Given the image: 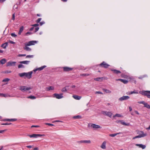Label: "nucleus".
I'll list each match as a JSON object with an SVG mask.
<instances>
[{
    "label": "nucleus",
    "mask_w": 150,
    "mask_h": 150,
    "mask_svg": "<svg viewBox=\"0 0 150 150\" xmlns=\"http://www.w3.org/2000/svg\"><path fill=\"white\" fill-rule=\"evenodd\" d=\"M10 97V95L7 94H4L3 97Z\"/></svg>",
    "instance_id": "a19ab883"
},
{
    "label": "nucleus",
    "mask_w": 150,
    "mask_h": 150,
    "mask_svg": "<svg viewBox=\"0 0 150 150\" xmlns=\"http://www.w3.org/2000/svg\"><path fill=\"white\" fill-rule=\"evenodd\" d=\"M8 45L7 42H5L4 43L2 44L1 45V47L4 48V49L6 48V47Z\"/></svg>",
    "instance_id": "a878e982"
},
{
    "label": "nucleus",
    "mask_w": 150,
    "mask_h": 150,
    "mask_svg": "<svg viewBox=\"0 0 150 150\" xmlns=\"http://www.w3.org/2000/svg\"><path fill=\"white\" fill-rule=\"evenodd\" d=\"M32 88L31 87L26 86H20L19 90L23 92H25L31 89Z\"/></svg>",
    "instance_id": "f03ea898"
},
{
    "label": "nucleus",
    "mask_w": 150,
    "mask_h": 150,
    "mask_svg": "<svg viewBox=\"0 0 150 150\" xmlns=\"http://www.w3.org/2000/svg\"><path fill=\"white\" fill-rule=\"evenodd\" d=\"M139 93L142 95L146 96L148 92L147 91H142L141 92H140Z\"/></svg>",
    "instance_id": "bb28decb"
},
{
    "label": "nucleus",
    "mask_w": 150,
    "mask_h": 150,
    "mask_svg": "<svg viewBox=\"0 0 150 150\" xmlns=\"http://www.w3.org/2000/svg\"><path fill=\"white\" fill-rule=\"evenodd\" d=\"M137 134H139L140 136H142V137H143L147 136V134L146 133H144L142 131H139L138 133Z\"/></svg>",
    "instance_id": "9b49d317"
},
{
    "label": "nucleus",
    "mask_w": 150,
    "mask_h": 150,
    "mask_svg": "<svg viewBox=\"0 0 150 150\" xmlns=\"http://www.w3.org/2000/svg\"><path fill=\"white\" fill-rule=\"evenodd\" d=\"M96 94H102L103 93L102 92L100 91H96L95 92Z\"/></svg>",
    "instance_id": "5fc2aeb1"
},
{
    "label": "nucleus",
    "mask_w": 150,
    "mask_h": 150,
    "mask_svg": "<svg viewBox=\"0 0 150 150\" xmlns=\"http://www.w3.org/2000/svg\"><path fill=\"white\" fill-rule=\"evenodd\" d=\"M39 28L38 27H36L35 28V32H36L39 30Z\"/></svg>",
    "instance_id": "864d4df0"
},
{
    "label": "nucleus",
    "mask_w": 150,
    "mask_h": 150,
    "mask_svg": "<svg viewBox=\"0 0 150 150\" xmlns=\"http://www.w3.org/2000/svg\"><path fill=\"white\" fill-rule=\"evenodd\" d=\"M46 67V66L44 65V66H42L39 68H38L37 69H34L33 70V71L34 72H36V71H37L38 70L41 71V70H43L44 68H45Z\"/></svg>",
    "instance_id": "ddd939ff"
},
{
    "label": "nucleus",
    "mask_w": 150,
    "mask_h": 150,
    "mask_svg": "<svg viewBox=\"0 0 150 150\" xmlns=\"http://www.w3.org/2000/svg\"><path fill=\"white\" fill-rule=\"evenodd\" d=\"M7 130V129H4V130H0V133H3L4 132L6 131Z\"/></svg>",
    "instance_id": "de8ad7c7"
},
{
    "label": "nucleus",
    "mask_w": 150,
    "mask_h": 150,
    "mask_svg": "<svg viewBox=\"0 0 150 150\" xmlns=\"http://www.w3.org/2000/svg\"><path fill=\"white\" fill-rule=\"evenodd\" d=\"M118 122L121 123L122 125H124L129 126L130 125L129 123H126L122 120H120L118 121Z\"/></svg>",
    "instance_id": "2eb2a0df"
},
{
    "label": "nucleus",
    "mask_w": 150,
    "mask_h": 150,
    "mask_svg": "<svg viewBox=\"0 0 150 150\" xmlns=\"http://www.w3.org/2000/svg\"><path fill=\"white\" fill-rule=\"evenodd\" d=\"M46 125H48L49 126H54V125L53 124H50V123H46Z\"/></svg>",
    "instance_id": "bf43d9fd"
},
{
    "label": "nucleus",
    "mask_w": 150,
    "mask_h": 150,
    "mask_svg": "<svg viewBox=\"0 0 150 150\" xmlns=\"http://www.w3.org/2000/svg\"><path fill=\"white\" fill-rule=\"evenodd\" d=\"M11 35L12 37H15L17 36V35L14 33H12Z\"/></svg>",
    "instance_id": "49530a36"
},
{
    "label": "nucleus",
    "mask_w": 150,
    "mask_h": 150,
    "mask_svg": "<svg viewBox=\"0 0 150 150\" xmlns=\"http://www.w3.org/2000/svg\"><path fill=\"white\" fill-rule=\"evenodd\" d=\"M99 65L102 67L105 68H107L110 65L105 63V62H103L102 63L99 64Z\"/></svg>",
    "instance_id": "39448f33"
},
{
    "label": "nucleus",
    "mask_w": 150,
    "mask_h": 150,
    "mask_svg": "<svg viewBox=\"0 0 150 150\" xmlns=\"http://www.w3.org/2000/svg\"><path fill=\"white\" fill-rule=\"evenodd\" d=\"M118 133L117 134H110V136L111 137H114L116 136V135L117 134H118Z\"/></svg>",
    "instance_id": "a18cd8bd"
},
{
    "label": "nucleus",
    "mask_w": 150,
    "mask_h": 150,
    "mask_svg": "<svg viewBox=\"0 0 150 150\" xmlns=\"http://www.w3.org/2000/svg\"><path fill=\"white\" fill-rule=\"evenodd\" d=\"M138 103L140 104H144H144L146 103L144 101L139 102Z\"/></svg>",
    "instance_id": "09e8293b"
},
{
    "label": "nucleus",
    "mask_w": 150,
    "mask_h": 150,
    "mask_svg": "<svg viewBox=\"0 0 150 150\" xmlns=\"http://www.w3.org/2000/svg\"><path fill=\"white\" fill-rule=\"evenodd\" d=\"M28 136H29L30 138H37L38 137H41L42 136L44 135L40 134H33L32 135H28Z\"/></svg>",
    "instance_id": "423d86ee"
},
{
    "label": "nucleus",
    "mask_w": 150,
    "mask_h": 150,
    "mask_svg": "<svg viewBox=\"0 0 150 150\" xmlns=\"http://www.w3.org/2000/svg\"><path fill=\"white\" fill-rule=\"evenodd\" d=\"M24 29V27L23 26H22L20 28L19 31L18 33V34L20 35L21 34V33L23 31Z\"/></svg>",
    "instance_id": "5701e85b"
},
{
    "label": "nucleus",
    "mask_w": 150,
    "mask_h": 150,
    "mask_svg": "<svg viewBox=\"0 0 150 150\" xmlns=\"http://www.w3.org/2000/svg\"><path fill=\"white\" fill-rule=\"evenodd\" d=\"M6 62V60L5 59H3L0 61V63L1 64H4Z\"/></svg>",
    "instance_id": "b1692460"
},
{
    "label": "nucleus",
    "mask_w": 150,
    "mask_h": 150,
    "mask_svg": "<svg viewBox=\"0 0 150 150\" xmlns=\"http://www.w3.org/2000/svg\"><path fill=\"white\" fill-rule=\"evenodd\" d=\"M76 100H79L81 98V96H78L74 95L72 96Z\"/></svg>",
    "instance_id": "a211bd4d"
},
{
    "label": "nucleus",
    "mask_w": 150,
    "mask_h": 150,
    "mask_svg": "<svg viewBox=\"0 0 150 150\" xmlns=\"http://www.w3.org/2000/svg\"><path fill=\"white\" fill-rule=\"evenodd\" d=\"M62 68L64 71L65 72L69 71L73 69V68L68 67H63Z\"/></svg>",
    "instance_id": "9d476101"
},
{
    "label": "nucleus",
    "mask_w": 150,
    "mask_h": 150,
    "mask_svg": "<svg viewBox=\"0 0 150 150\" xmlns=\"http://www.w3.org/2000/svg\"><path fill=\"white\" fill-rule=\"evenodd\" d=\"M11 71H6L5 72V73H11Z\"/></svg>",
    "instance_id": "4d7b16f0"
},
{
    "label": "nucleus",
    "mask_w": 150,
    "mask_h": 150,
    "mask_svg": "<svg viewBox=\"0 0 150 150\" xmlns=\"http://www.w3.org/2000/svg\"><path fill=\"white\" fill-rule=\"evenodd\" d=\"M28 98H30L31 99H35L36 98V97L33 96H30L27 97Z\"/></svg>",
    "instance_id": "c756f323"
},
{
    "label": "nucleus",
    "mask_w": 150,
    "mask_h": 150,
    "mask_svg": "<svg viewBox=\"0 0 150 150\" xmlns=\"http://www.w3.org/2000/svg\"><path fill=\"white\" fill-rule=\"evenodd\" d=\"M134 112H135V113L137 114V115H139V113L137 111V110H135L134 111Z\"/></svg>",
    "instance_id": "338daca9"
},
{
    "label": "nucleus",
    "mask_w": 150,
    "mask_h": 150,
    "mask_svg": "<svg viewBox=\"0 0 150 150\" xmlns=\"http://www.w3.org/2000/svg\"><path fill=\"white\" fill-rule=\"evenodd\" d=\"M33 73L32 71L25 73V76L28 79H30L32 77V74Z\"/></svg>",
    "instance_id": "6e6552de"
},
{
    "label": "nucleus",
    "mask_w": 150,
    "mask_h": 150,
    "mask_svg": "<svg viewBox=\"0 0 150 150\" xmlns=\"http://www.w3.org/2000/svg\"><path fill=\"white\" fill-rule=\"evenodd\" d=\"M25 72H24V73H19V75L21 77H23L24 76H25Z\"/></svg>",
    "instance_id": "2f4dec72"
},
{
    "label": "nucleus",
    "mask_w": 150,
    "mask_h": 150,
    "mask_svg": "<svg viewBox=\"0 0 150 150\" xmlns=\"http://www.w3.org/2000/svg\"><path fill=\"white\" fill-rule=\"evenodd\" d=\"M106 142L105 141L103 142L100 146V147L103 149H105L106 148Z\"/></svg>",
    "instance_id": "4468645a"
},
{
    "label": "nucleus",
    "mask_w": 150,
    "mask_h": 150,
    "mask_svg": "<svg viewBox=\"0 0 150 150\" xmlns=\"http://www.w3.org/2000/svg\"><path fill=\"white\" fill-rule=\"evenodd\" d=\"M83 143H87V144H90L91 143V141L90 140H83Z\"/></svg>",
    "instance_id": "72a5a7b5"
},
{
    "label": "nucleus",
    "mask_w": 150,
    "mask_h": 150,
    "mask_svg": "<svg viewBox=\"0 0 150 150\" xmlns=\"http://www.w3.org/2000/svg\"><path fill=\"white\" fill-rule=\"evenodd\" d=\"M34 28V27H33L30 29L29 30L30 31H32Z\"/></svg>",
    "instance_id": "0e129e2a"
},
{
    "label": "nucleus",
    "mask_w": 150,
    "mask_h": 150,
    "mask_svg": "<svg viewBox=\"0 0 150 150\" xmlns=\"http://www.w3.org/2000/svg\"><path fill=\"white\" fill-rule=\"evenodd\" d=\"M111 70L113 71L114 73L117 74L121 73V72L120 71L117 70L112 69H111Z\"/></svg>",
    "instance_id": "393cba45"
},
{
    "label": "nucleus",
    "mask_w": 150,
    "mask_h": 150,
    "mask_svg": "<svg viewBox=\"0 0 150 150\" xmlns=\"http://www.w3.org/2000/svg\"><path fill=\"white\" fill-rule=\"evenodd\" d=\"M90 74H81V76H89Z\"/></svg>",
    "instance_id": "4c0bfd02"
},
{
    "label": "nucleus",
    "mask_w": 150,
    "mask_h": 150,
    "mask_svg": "<svg viewBox=\"0 0 150 150\" xmlns=\"http://www.w3.org/2000/svg\"><path fill=\"white\" fill-rule=\"evenodd\" d=\"M33 55H27L26 57L27 58H33Z\"/></svg>",
    "instance_id": "c03bdc74"
},
{
    "label": "nucleus",
    "mask_w": 150,
    "mask_h": 150,
    "mask_svg": "<svg viewBox=\"0 0 150 150\" xmlns=\"http://www.w3.org/2000/svg\"><path fill=\"white\" fill-rule=\"evenodd\" d=\"M83 140H81V141H79L77 142L79 143H83Z\"/></svg>",
    "instance_id": "052dcab7"
},
{
    "label": "nucleus",
    "mask_w": 150,
    "mask_h": 150,
    "mask_svg": "<svg viewBox=\"0 0 150 150\" xmlns=\"http://www.w3.org/2000/svg\"><path fill=\"white\" fill-rule=\"evenodd\" d=\"M37 43L36 41H31L25 43V46L23 47L24 49L25 50L30 52L31 51V49L28 47V46L34 45Z\"/></svg>",
    "instance_id": "f257e3e1"
},
{
    "label": "nucleus",
    "mask_w": 150,
    "mask_h": 150,
    "mask_svg": "<svg viewBox=\"0 0 150 150\" xmlns=\"http://www.w3.org/2000/svg\"><path fill=\"white\" fill-rule=\"evenodd\" d=\"M102 78H97L94 79V80L97 81H100V80H102Z\"/></svg>",
    "instance_id": "f704fd0d"
},
{
    "label": "nucleus",
    "mask_w": 150,
    "mask_h": 150,
    "mask_svg": "<svg viewBox=\"0 0 150 150\" xmlns=\"http://www.w3.org/2000/svg\"><path fill=\"white\" fill-rule=\"evenodd\" d=\"M133 93L137 94L138 93V92L137 91L134 90L133 91L129 92L127 93V94L129 95L132 94Z\"/></svg>",
    "instance_id": "4be33fe9"
},
{
    "label": "nucleus",
    "mask_w": 150,
    "mask_h": 150,
    "mask_svg": "<svg viewBox=\"0 0 150 150\" xmlns=\"http://www.w3.org/2000/svg\"><path fill=\"white\" fill-rule=\"evenodd\" d=\"M144 107H146L148 109H150V105L147 103H146L144 104Z\"/></svg>",
    "instance_id": "7c9ffc66"
},
{
    "label": "nucleus",
    "mask_w": 150,
    "mask_h": 150,
    "mask_svg": "<svg viewBox=\"0 0 150 150\" xmlns=\"http://www.w3.org/2000/svg\"><path fill=\"white\" fill-rule=\"evenodd\" d=\"M30 61H20L19 62V63L21 64H29Z\"/></svg>",
    "instance_id": "412c9836"
},
{
    "label": "nucleus",
    "mask_w": 150,
    "mask_h": 150,
    "mask_svg": "<svg viewBox=\"0 0 150 150\" xmlns=\"http://www.w3.org/2000/svg\"><path fill=\"white\" fill-rule=\"evenodd\" d=\"M6 0H0V2L3 3Z\"/></svg>",
    "instance_id": "774afa93"
},
{
    "label": "nucleus",
    "mask_w": 150,
    "mask_h": 150,
    "mask_svg": "<svg viewBox=\"0 0 150 150\" xmlns=\"http://www.w3.org/2000/svg\"><path fill=\"white\" fill-rule=\"evenodd\" d=\"M142 137V136H140L139 135H137V136H136L134 137L133 139H136V138H141Z\"/></svg>",
    "instance_id": "79ce46f5"
},
{
    "label": "nucleus",
    "mask_w": 150,
    "mask_h": 150,
    "mask_svg": "<svg viewBox=\"0 0 150 150\" xmlns=\"http://www.w3.org/2000/svg\"><path fill=\"white\" fill-rule=\"evenodd\" d=\"M12 19L14 20L15 19V13H13L12 16Z\"/></svg>",
    "instance_id": "13d9d810"
},
{
    "label": "nucleus",
    "mask_w": 150,
    "mask_h": 150,
    "mask_svg": "<svg viewBox=\"0 0 150 150\" xmlns=\"http://www.w3.org/2000/svg\"><path fill=\"white\" fill-rule=\"evenodd\" d=\"M62 92H66L67 91V89L66 87L63 88L61 91Z\"/></svg>",
    "instance_id": "58836bf2"
},
{
    "label": "nucleus",
    "mask_w": 150,
    "mask_h": 150,
    "mask_svg": "<svg viewBox=\"0 0 150 150\" xmlns=\"http://www.w3.org/2000/svg\"><path fill=\"white\" fill-rule=\"evenodd\" d=\"M9 42L10 43L12 44H14L15 43V42H14L13 41H11V40H9Z\"/></svg>",
    "instance_id": "680f3d73"
},
{
    "label": "nucleus",
    "mask_w": 150,
    "mask_h": 150,
    "mask_svg": "<svg viewBox=\"0 0 150 150\" xmlns=\"http://www.w3.org/2000/svg\"><path fill=\"white\" fill-rule=\"evenodd\" d=\"M54 87L53 86H50L49 87H46V90L47 91H49L51 90H54Z\"/></svg>",
    "instance_id": "aec40b11"
},
{
    "label": "nucleus",
    "mask_w": 150,
    "mask_h": 150,
    "mask_svg": "<svg viewBox=\"0 0 150 150\" xmlns=\"http://www.w3.org/2000/svg\"><path fill=\"white\" fill-rule=\"evenodd\" d=\"M116 81H120L123 83L125 84H127L128 82L127 80L123 79H118L116 80Z\"/></svg>",
    "instance_id": "f3484780"
},
{
    "label": "nucleus",
    "mask_w": 150,
    "mask_h": 150,
    "mask_svg": "<svg viewBox=\"0 0 150 150\" xmlns=\"http://www.w3.org/2000/svg\"><path fill=\"white\" fill-rule=\"evenodd\" d=\"M129 97L128 96H124L119 98V100L120 101H123L129 99Z\"/></svg>",
    "instance_id": "1a4fd4ad"
},
{
    "label": "nucleus",
    "mask_w": 150,
    "mask_h": 150,
    "mask_svg": "<svg viewBox=\"0 0 150 150\" xmlns=\"http://www.w3.org/2000/svg\"><path fill=\"white\" fill-rule=\"evenodd\" d=\"M102 113L104 115L110 117H111L112 115V113L110 112H107L106 111H103Z\"/></svg>",
    "instance_id": "20e7f679"
},
{
    "label": "nucleus",
    "mask_w": 150,
    "mask_h": 150,
    "mask_svg": "<svg viewBox=\"0 0 150 150\" xmlns=\"http://www.w3.org/2000/svg\"><path fill=\"white\" fill-rule=\"evenodd\" d=\"M45 22L44 21H42V22H40V25L41 26L42 25H43V24H45Z\"/></svg>",
    "instance_id": "8fccbe9b"
},
{
    "label": "nucleus",
    "mask_w": 150,
    "mask_h": 150,
    "mask_svg": "<svg viewBox=\"0 0 150 150\" xmlns=\"http://www.w3.org/2000/svg\"><path fill=\"white\" fill-rule=\"evenodd\" d=\"M41 19L42 18H38V20L36 21V22L37 23H40Z\"/></svg>",
    "instance_id": "37998d69"
},
{
    "label": "nucleus",
    "mask_w": 150,
    "mask_h": 150,
    "mask_svg": "<svg viewBox=\"0 0 150 150\" xmlns=\"http://www.w3.org/2000/svg\"><path fill=\"white\" fill-rule=\"evenodd\" d=\"M147 77V75H144L143 76H140L138 77V78L140 79H142L144 78Z\"/></svg>",
    "instance_id": "c9c22d12"
},
{
    "label": "nucleus",
    "mask_w": 150,
    "mask_h": 150,
    "mask_svg": "<svg viewBox=\"0 0 150 150\" xmlns=\"http://www.w3.org/2000/svg\"><path fill=\"white\" fill-rule=\"evenodd\" d=\"M26 147H27V148H32V146H30V145H29V146H26Z\"/></svg>",
    "instance_id": "e2e57ef3"
},
{
    "label": "nucleus",
    "mask_w": 150,
    "mask_h": 150,
    "mask_svg": "<svg viewBox=\"0 0 150 150\" xmlns=\"http://www.w3.org/2000/svg\"><path fill=\"white\" fill-rule=\"evenodd\" d=\"M32 33H31L30 32H27V33H26L25 34V35H30Z\"/></svg>",
    "instance_id": "6e6d98bb"
},
{
    "label": "nucleus",
    "mask_w": 150,
    "mask_h": 150,
    "mask_svg": "<svg viewBox=\"0 0 150 150\" xmlns=\"http://www.w3.org/2000/svg\"><path fill=\"white\" fill-rule=\"evenodd\" d=\"M122 115H121L119 114H116L115 115L113 116V117H122Z\"/></svg>",
    "instance_id": "cd10ccee"
},
{
    "label": "nucleus",
    "mask_w": 150,
    "mask_h": 150,
    "mask_svg": "<svg viewBox=\"0 0 150 150\" xmlns=\"http://www.w3.org/2000/svg\"><path fill=\"white\" fill-rule=\"evenodd\" d=\"M136 145L137 146H139L140 148H141L143 149H144L146 147L145 145H143L142 144H136Z\"/></svg>",
    "instance_id": "6ab92c4d"
},
{
    "label": "nucleus",
    "mask_w": 150,
    "mask_h": 150,
    "mask_svg": "<svg viewBox=\"0 0 150 150\" xmlns=\"http://www.w3.org/2000/svg\"><path fill=\"white\" fill-rule=\"evenodd\" d=\"M91 127L94 129H101L102 128L100 126L94 124H92L91 125Z\"/></svg>",
    "instance_id": "f8f14e48"
},
{
    "label": "nucleus",
    "mask_w": 150,
    "mask_h": 150,
    "mask_svg": "<svg viewBox=\"0 0 150 150\" xmlns=\"http://www.w3.org/2000/svg\"><path fill=\"white\" fill-rule=\"evenodd\" d=\"M18 68H24L25 67V66L23 64H21L18 65Z\"/></svg>",
    "instance_id": "e433bc0d"
},
{
    "label": "nucleus",
    "mask_w": 150,
    "mask_h": 150,
    "mask_svg": "<svg viewBox=\"0 0 150 150\" xmlns=\"http://www.w3.org/2000/svg\"><path fill=\"white\" fill-rule=\"evenodd\" d=\"M17 120V119L15 118L14 119H5L4 120H3V121H9V122H11V121H15Z\"/></svg>",
    "instance_id": "dca6fc26"
},
{
    "label": "nucleus",
    "mask_w": 150,
    "mask_h": 150,
    "mask_svg": "<svg viewBox=\"0 0 150 150\" xmlns=\"http://www.w3.org/2000/svg\"><path fill=\"white\" fill-rule=\"evenodd\" d=\"M34 150H39L38 147H35L34 148Z\"/></svg>",
    "instance_id": "69168bd1"
},
{
    "label": "nucleus",
    "mask_w": 150,
    "mask_h": 150,
    "mask_svg": "<svg viewBox=\"0 0 150 150\" xmlns=\"http://www.w3.org/2000/svg\"><path fill=\"white\" fill-rule=\"evenodd\" d=\"M16 62H15L10 61L8 62L6 64V66H14L15 65Z\"/></svg>",
    "instance_id": "0eeeda50"
},
{
    "label": "nucleus",
    "mask_w": 150,
    "mask_h": 150,
    "mask_svg": "<svg viewBox=\"0 0 150 150\" xmlns=\"http://www.w3.org/2000/svg\"><path fill=\"white\" fill-rule=\"evenodd\" d=\"M32 25L34 27H37L39 25V24L38 23H36L33 25Z\"/></svg>",
    "instance_id": "3c124183"
},
{
    "label": "nucleus",
    "mask_w": 150,
    "mask_h": 150,
    "mask_svg": "<svg viewBox=\"0 0 150 150\" xmlns=\"http://www.w3.org/2000/svg\"><path fill=\"white\" fill-rule=\"evenodd\" d=\"M73 118L74 119H79L81 118V116L80 115H77L74 116Z\"/></svg>",
    "instance_id": "ea45409f"
},
{
    "label": "nucleus",
    "mask_w": 150,
    "mask_h": 150,
    "mask_svg": "<svg viewBox=\"0 0 150 150\" xmlns=\"http://www.w3.org/2000/svg\"><path fill=\"white\" fill-rule=\"evenodd\" d=\"M26 55L25 54H19L18 55L19 57L25 56Z\"/></svg>",
    "instance_id": "603ef678"
},
{
    "label": "nucleus",
    "mask_w": 150,
    "mask_h": 150,
    "mask_svg": "<svg viewBox=\"0 0 150 150\" xmlns=\"http://www.w3.org/2000/svg\"><path fill=\"white\" fill-rule=\"evenodd\" d=\"M103 90L107 93H111V92L109 90L103 89Z\"/></svg>",
    "instance_id": "c85d7f7f"
},
{
    "label": "nucleus",
    "mask_w": 150,
    "mask_h": 150,
    "mask_svg": "<svg viewBox=\"0 0 150 150\" xmlns=\"http://www.w3.org/2000/svg\"><path fill=\"white\" fill-rule=\"evenodd\" d=\"M9 80H10V79L8 78H5V79H4L2 80V82H8Z\"/></svg>",
    "instance_id": "473e14b6"
},
{
    "label": "nucleus",
    "mask_w": 150,
    "mask_h": 150,
    "mask_svg": "<svg viewBox=\"0 0 150 150\" xmlns=\"http://www.w3.org/2000/svg\"><path fill=\"white\" fill-rule=\"evenodd\" d=\"M63 93L60 94L54 93L53 94V97L56 98L57 99H59L63 97Z\"/></svg>",
    "instance_id": "7ed1b4c3"
}]
</instances>
